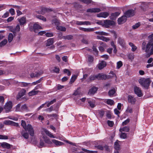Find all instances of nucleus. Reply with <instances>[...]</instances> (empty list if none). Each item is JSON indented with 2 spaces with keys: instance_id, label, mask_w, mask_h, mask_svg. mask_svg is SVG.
<instances>
[{
  "instance_id": "1",
  "label": "nucleus",
  "mask_w": 153,
  "mask_h": 153,
  "mask_svg": "<svg viewBox=\"0 0 153 153\" xmlns=\"http://www.w3.org/2000/svg\"><path fill=\"white\" fill-rule=\"evenodd\" d=\"M148 38L150 40L147 44L145 42H143L142 44V49L144 50L146 53L149 52L151 47L153 46V33L150 35Z\"/></svg>"
},
{
  "instance_id": "2",
  "label": "nucleus",
  "mask_w": 153,
  "mask_h": 153,
  "mask_svg": "<svg viewBox=\"0 0 153 153\" xmlns=\"http://www.w3.org/2000/svg\"><path fill=\"white\" fill-rule=\"evenodd\" d=\"M21 124V126L26 131H28L31 136H33L34 131L33 128L31 125L28 124L27 125L25 121L23 120H22Z\"/></svg>"
},
{
  "instance_id": "3",
  "label": "nucleus",
  "mask_w": 153,
  "mask_h": 153,
  "mask_svg": "<svg viewBox=\"0 0 153 153\" xmlns=\"http://www.w3.org/2000/svg\"><path fill=\"white\" fill-rule=\"evenodd\" d=\"M45 133L49 137L53 138H55V137L48 131L45 128H43L42 131V134L43 135L44 133ZM43 138L44 141L46 143L48 144H51V142L50 141L49 139L46 136L43 135Z\"/></svg>"
},
{
  "instance_id": "4",
  "label": "nucleus",
  "mask_w": 153,
  "mask_h": 153,
  "mask_svg": "<svg viewBox=\"0 0 153 153\" xmlns=\"http://www.w3.org/2000/svg\"><path fill=\"white\" fill-rule=\"evenodd\" d=\"M151 82V81L149 78H143L139 80V82L141 85L146 89L148 88Z\"/></svg>"
},
{
  "instance_id": "5",
  "label": "nucleus",
  "mask_w": 153,
  "mask_h": 153,
  "mask_svg": "<svg viewBox=\"0 0 153 153\" xmlns=\"http://www.w3.org/2000/svg\"><path fill=\"white\" fill-rule=\"evenodd\" d=\"M12 107V102L9 101L7 102L4 105V108L6 112H8L10 111Z\"/></svg>"
},
{
  "instance_id": "6",
  "label": "nucleus",
  "mask_w": 153,
  "mask_h": 153,
  "mask_svg": "<svg viewBox=\"0 0 153 153\" xmlns=\"http://www.w3.org/2000/svg\"><path fill=\"white\" fill-rule=\"evenodd\" d=\"M134 91L135 94L139 97H141L143 96V94L142 93L141 89L139 87L135 86L134 88Z\"/></svg>"
},
{
  "instance_id": "7",
  "label": "nucleus",
  "mask_w": 153,
  "mask_h": 153,
  "mask_svg": "<svg viewBox=\"0 0 153 153\" xmlns=\"http://www.w3.org/2000/svg\"><path fill=\"white\" fill-rule=\"evenodd\" d=\"M104 26L106 28H108L109 26L114 25L115 22L113 21L106 20L104 21Z\"/></svg>"
},
{
  "instance_id": "8",
  "label": "nucleus",
  "mask_w": 153,
  "mask_h": 153,
  "mask_svg": "<svg viewBox=\"0 0 153 153\" xmlns=\"http://www.w3.org/2000/svg\"><path fill=\"white\" fill-rule=\"evenodd\" d=\"M134 11L131 10H128L124 13V15L126 17H130L134 16Z\"/></svg>"
},
{
  "instance_id": "9",
  "label": "nucleus",
  "mask_w": 153,
  "mask_h": 153,
  "mask_svg": "<svg viewBox=\"0 0 153 153\" xmlns=\"http://www.w3.org/2000/svg\"><path fill=\"white\" fill-rule=\"evenodd\" d=\"M128 102L132 104H134L136 100L134 97L131 95L128 96Z\"/></svg>"
},
{
  "instance_id": "10",
  "label": "nucleus",
  "mask_w": 153,
  "mask_h": 153,
  "mask_svg": "<svg viewBox=\"0 0 153 153\" xmlns=\"http://www.w3.org/2000/svg\"><path fill=\"white\" fill-rule=\"evenodd\" d=\"M126 17L124 16H122L118 19V22L119 24H121L125 22L127 20Z\"/></svg>"
},
{
  "instance_id": "11",
  "label": "nucleus",
  "mask_w": 153,
  "mask_h": 153,
  "mask_svg": "<svg viewBox=\"0 0 153 153\" xmlns=\"http://www.w3.org/2000/svg\"><path fill=\"white\" fill-rule=\"evenodd\" d=\"M109 13L108 12H101L97 14V16L99 17H102L105 18L108 16Z\"/></svg>"
},
{
  "instance_id": "12",
  "label": "nucleus",
  "mask_w": 153,
  "mask_h": 153,
  "mask_svg": "<svg viewBox=\"0 0 153 153\" xmlns=\"http://www.w3.org/2000/svg\"><path fill=\"white\" fill-rule=\"evenodd\" d=\"M97 76L98 80H105L107 78V76L103 74L99 73L97 75Z\"/></svg>"
},
{
  "instance_id": "13",
  "label": "nucleus",
  "mask_w": 153,
  "mask_h": 153,
  "mask_svg": "<svg viewBox=\"0 0 153 153\" xmlns=\"http://www.w3.org/2000/svg\"><path fill=\"white\" fill-rule=\"evenodd\" d=\"M101 11L100 9L99 8H92L88 9L87 10L88 12L98 13Z\"/></svg>"
},
{
  "instance_id": "14",
  "label": "nucleus",
  "mask_w": 153,
  "mask_h": 153,
  "mask_svg": "<svg viewBox=\"0 0 153 153\" xmlns=\"http://www.w3.org/2000/svg\"><path fill=\"white\" fill-rule=\"evenodd\" d=\"M53 43V39L49 38L45 41V45L46 46H49L52 45Z\"/></svg>"
},
{
  "instance_id": "15",
  "label": "nucleus",
  "mask_w": 153,
  "mask_h": 153,
  "mask_svg": "<svg viewBox=\"0 0 153 153\" xmlns=\"http://www.w3.org/2000/svg\"><path fill=\"white\" fill-rule=\"evenodd\" d=\"M97 90V88L95 87H92L90 89L88 94L89 95H93L94 94Z\"/></svg>"
},
{
  "instance_id": "16",
  "label": "nucleus",
  "mask_w": 153,
  "mask_h": 153,
  "mask_svg": "<svg viewBox=\"0 0 153 153\" xmlns=\"http://www.w3.org/2000/svg\"><path fill=\"white\" fill-rule=\"evenodd\" d=\"M0 144L1 146L3 148L9 149L11 147V145L6 142L0 143Z\"/></svg>"
},
{
  "instance_id": "17",
  "label": "nucleus",
  "mask_w": 153,
  "mask_h": 153,
  "mask_svg": "<svg viewBox=\"0 0 153 153\" xmlns=\"http://www.w3.org/2000/svg\"><path fill=\"white\" fill-rule=\"evenodd\" d=\"M117 43L123 47H124L125 46L126 43L124 40L121 38L118 39Z\"/></svg>"
},
{
  "instance_id": "18",
  "label": "nucleus",
  "mask_w": 153,
  "mask_h": 153,
  "mask_svg": "<svg viewBox=\"0 0 153 153\" xmlns=\"http://www.w3.org/2000/svg\"><path fill=\"white\" fill-rule=\"evenodd\" d=\"M33 28L35 32L37 30L42 29V27L38 24V22H36L33 25Z\"/></svg>"
},
{
  "instance_id": "19",
  "label": "nucleus",
  "mask_w": 153,
  "mask_h": 153,
  "mask_svg": "<svg viewBox=\"0 0 153 153\" xmlns=\"http://www.w3.org/2000/svg\"><path fill=\"white\" fill-rule=\"evenodd\" d=\"M18 20L21 25H23L26 23V18L25 17H22L20 19H18Z\"/></svg>"
},
{
  "instance_id": "20",
  "label": "nucleus",
  "mask_w": 153,
  "mask_h": 153,
  "mask_svg": "<svg viewBox=\"0 0 153 153\" xmlns=\"http://www.w3.org/2000/svg\"><path fill=\"white\" fill-rule=\"evenodd\" d=\"M106 66V63L104 61H101L98 64V67L99 69H101L103 68Z\"/></svg>"
},
{
  "instance_id": "21",
  "label": "nucleus",
  "mask_w": 153,
  "mask_h": 153,
  "mask_svg": "<svg viewBox=\"0 0 153 153\" xmlns=\"http://www.w3.org/2000/svg\"><path fill=\"white\" fill-rule=\"evenodd\" d=\"M104 102L107 104L111 105H113L114 104V101L113 100L110 99H105Z\"/></svg>"
},
{
  "instance_id": "22",
  "label": "nucleus",
  "mask_w": 153,
  "mask_h": 153,
  "mask_svg": "<svg viewBox=\"0 0 153 153\" xmlns=\"http://www.w3.org/2000/svg\"><path fill=\"white\" fill-rule=\"evenodd\" d=\"M95 28H84L83 27H80L79 29L85 32H90L94 31L95 30Z\"/></svg>"
},
{
  "instance_id": "23",
  "label": "nucleus",
  "mask_w": 153,
  "mask_h": 153,
  "mask_svg": "<svg viewBox=\"0 0 153 153\" xmlns=\"http://www.w3.org/2000/svg\"><path fill=\"white\" fill-rule=\"evenodd\" d=\"M97 39L102 40V41L106 42H107L110 40V39L109 38L106 37L102 36H97Z\"/></svg>"
},
{
  "instance_id": "24",
  "label": "nucleus",
  "mask_w": 153,
  "mask_h": 153,
  "mask_svg": "<svg viewBox=\"0 0 153 153\" xmlns=\"http://www.w3.org/2000/svg\"><path fill=\"white\" fill-rule=\"evenodd\" d=\"M88 103L91 107L93 108L96 105V102L94 100H88Z\"/></svg>"
},
{
  "instance_id": "25",
  "label": "nucleus",
  "mask_w": 153,
  "mask_h": 153,
  "mask_svg": "<svg viewBox=\"0 0 153 153\" xmlns=\"http://www.w3.org/2000/svg\"><path fill=\"white\" fill-rule=\"evenodd\" d=\"M27 131H26L25 130H23L22 131L21 134L22 136L25 139H27L29 137V134L27 132Z\"/></svg>"
},
{
  "instance_id": "26",
  "label": "nucleus",
  "mask_w": 153,
  "mask_h": 153,
  "mask_svg": "<svg viewBox=\"0 0 153 153\" xmlns=\"http://www.w3.org/2000/svg\"><path fill=\"white\" fill-rule=\"evenodd\" d=\"M120 13L119 12H116L114 13H112L110 16V19H114L118 16L120 14Z\"/></svg>"
},
{
  "instance_id": "27",
  "label": "nucleus",
  "mask_w": 153,
  "mask_h": 153,
  "mask_svg": "<svg viewBox=\"0 0 153 153\" xmlns=\"http://www.w3.org/2000/svg\"><path fill=\"white\" fill-rule=\"evenodd\" d=\"M116 91L114 88L110 90L108 93V94L110 97H112L113 96H115Z\"/></svg>"
},
{
  "instance_id": "28",
  "label": "nucleus",
  "mask_w": 153,
  "mask_h": 153,
  "mask_svg": "<svg viewBox=\"0 0 153 153\" xmlns=\"http://www.w3.org/2000/svg\"><path fill=\"white\" fill-rule=\"evenodd\" d=\"M120 141L118 140H117L116 141L114 144V148L115 150H119L120 149V145L119 143Z\"/></svg>"
},
{
  "instance_id": "29",
  "label": "nucleus",
  "mask_w": 153,
  "mask_h": 153,
  "mask_svg": "<svg viewBox=\"0 0 153 153\" xmlns=\"http://www.w3.org/2000/svg\"><path fill=\"white\" fill-rule=\"evenodd\" d=\"M26 92V91L24 89H22L19 92L17 98H19V97H21L23 96L25 94Z\"/></svg>"
},
{
  "instance_id": "30",
  "label": "nucleus",
  "mask_w": 153,
  "mask_h": 153,
  "mask_svg": "<svg viewBox=\"0 0 153 153\" xmlns=\"http://www.w3.org/2000/svg\"><path fill=\"white\" fill-rule=\"evenodd\" d=\"M120 131L122 132H128L129 131V127L128 126H126L123 128H121L120 129Z\"/></svg>"
},
{
  "instance_id": "31",
  "label": "nucleus",
  "mask_w": 153,
  "mask_h": 153,
  "mask_svg": "<svg viewBox=\"0 0 153 153\" xmlns=\"http://www.w3.org/2000/svg\"><path fill=\"white\" fill-rule=\"evenodd\" d=\"M30 83H27L24 82H21L19 83V85L22 87H28L31 85Z\"/></svg>"
},
{
  "instance_id": "32",
  "label": "nucleus",
  "mask_w": 153,
  "mask_h": 153,
  "mask_svg": "<svg viewBox=\"0 0 153 153\" xmlns=\"http://www.w3.org/2000/svg\"><path fill=\"white\" fill-rule=\"evenodd\" d=\"M52 141L57 146H61L63 144L62 142L58 141L55 139L53 140Z\"/></svg>"
},
{
  "instance_id": "33",
  "label": "nucleus",
  "mask_w": 153,
  "mask_h": 153,
  "mask_svg": "<svg viewBox=\"0 0 153 153\" xmlns=\"http://www.w3.org/2000/svg\"><path fill=\"white\" fill-rule=\"evenodd\" d=\"M39 91H36L35 89L30 91L28 93V95L29 96H32L37 94L38 93Z\"/></svg>"
},
{
  "instance_id": "34",
  "label": "nucleus",
  "mask_w": 153,
  "mask_h": 153,
  "mask_svg": "<svg viewBox=\"0 0 153 153\" xmlns=\"http://www.w3.org/2000/svg\"><path fill=\"white\" fill-rule=\"evenodd\" d=\"M129 45L131 47V50L133 51H134L137 49V47L133 43L129 42Z\"/></svg>"
},
{
  "instance_id": "35",
  "label": "nucleus",
  "mask_w": 153,
  "mask_h": 153,
  "mask_svg": "<svg viewBox=\"0 0 153 153\" xmlns=\"http://www.w3.org/2000/svg\"><path fill=\"white\" fill-rule=\"evenodd\" d=\"M62 38L65 39L70 40L73 39V36L71 35H68L62 36Z\"/></svg>"
},
{
  "instance_id": "36",
  "label": "nucleus",
  "mask_w": 153,
  "mask_h": 153,
  "mask_svg": "<svg viewBox=\"0 0 153 153\" xmlns=\"http://www.w3.org/2000/svg\"><path fill=\"white\" fill-rule=\"evenodd\" d=\"M56 28L57 30L63 31H65L66 30V28L65 27L61 26H57Z\"/></svg>"
},
{
  "instance_id": "37",
  "label": "nucleus",
  "mask_w": 153,
  "mask_h": 153,
  "mask_svg": "<svg viewBox=\"0 0 153 153\" xmlns=\"http://www.w3.org/2000/svg\"><path fill=\"white\" fill-rule=\"evenodd\" d=\"M36 17L42 20L43 21L45 22L46 21V18L45 17H44L43 16L40 15H36Z\"/></svg>"
},
{
  "instance_id": "38",
  "label": "nucleus",
  "mask_w": 153,
  "mask_h": 153,
  "mask_svg": "<svg viewBox=\"0 0 153 153\" xmlns=\"http://www.w3.org/2000/svg\"><path fill=\"white\" fill-rule=\"evenodd\" d=\"M15 111H21V106L20 104L17 105L15 107Z\"/></svg>"
},
{
  "instance_id": "39",
  "label": "nucleus",
  "mask_w": 153,
  "mask_h": 153,
  "mask_svg": "<svg viewBox=\"0 0 153 153\" xmlns=\"http://www.w3.org/2000/svg\"><path fill=\"white\" fill-rule=\"evenodd\" d=\"M89 80L93 81L97 79V75H91L89 77Z\"/></svg>"
},
{
  "instance_id": "40",
  "label": "nucleus",
  "mask_w": 153,
  "mask_h": 153,
  "mask_svg": "<svg viewBox=\"0 0 153 153\" xmlns=\"http://www.w3.org/2000/svg\"><path fill=\"white\" fill-rule=\"evenodd\" d=\"M7 43V40L5 39L0 42V47H2L5 45Z\"/></svg>"
},
{
  "instance_id": "41",
  "label": "nucleus",
  "mask_w": 153,
  "mask_h": 153,
  "mask_svg": "<svg viewBox=\"0 0 153 153\" xmlns=\"http://www.w3.org/2000/svg\"><path fill=\"white\" fill-rule=\"evenodd\" d=\"M13 36L12 33H10L8 36V41L9 42H10L13 40Z\"/></svg>"
},
{
  "instance_id": "42",
  "label": "nucleus",
  "mask_w": 153,
  "mask_h": 153,
  "mask_svg": "<svg viewBox=\"0 0 153 153\" xmlns=\"http://www.w3.org/2000/svg\"><path fill=\"white\" fill-rule=\"evenodd\" d=\"M56 102V100L55 99H54L52 100L50 102H47V107H49L51 105L53 104L54 103Z\"/></svg>"
},
{
  "instance_id": "43",
  "label": "nucleus",
  "mask_w": 153,
  "mask_h": 153,
  "mask_svg": "<svg viewBox=\"0 0 153 153\" xmlns=\"http://www.w3.org/2000/svg\"><path fill=\"white\" fill-rule=\"evenodd\" d=\"M76 75H74L73 76L71 79L70 83H72L74 82L76 79Z\"/></svg>"
},
{
  "instance_id": "44",
  "label": "nucleus",
  "mask_w": 153,
  "mask_h": 153,
  "mask_svg": "<svg viewBox=\"0 0 153 153\" xmlns=\"http://www.w3.org/2000/svg\"><path fill=\"white\" fill-rule=\"evenodd\" d=\"M10 7H12L13 8H15L16 9V10H21L22 9V7L20 6H19L18 5H10Z\"/></svg>"
},
{
  "instance_id": "45",
  "label": "nucleus",
  "mask_w": 153,
  "mask_h": 153,
  "mask_svg": "<svg viewBox=\"0 0 153 153\" xmlns=\"http://www.w3.org/2000/svg\"><path fill=\"white\" fill-rule=\"evenodd\" d=\"M123 65V63L121 61H119L117 62V68L119 69Z\"/></svg>"
},
{
  "instance_id": "46",
  "label": "nucleus",
  "mask_w": 153,
  "mask_h": 153,
  "mask_svg": "<svg viewBox=\"0 0 153 153\" xmlns=\"http://www.w3.org/2000/svg\"><path fill=\"white\" fill-rule=\"evenodd\" d=\"M52 23L55 24L56 25H57L59 24V21L56 19H55L52 20Z\"/></svg>"
},
{
  "instance_id": "47",
  "label": "nucleus",
  "mask_w": 153,
  "mask_h": 153,
  "mask_svg": "<svg viewBox=\"0 0 153 153\" xmlns=\"http://www.w3.org/2000/svg\"><path fill=\"white\" fill-rule=\"evenodd\" d=\"M21 111L27 110V107L25 104H24L21 106Z\"/></svg>"
},
{
  "instance_id": "48",
  "label": "nucleus",
  "mask_w": 153,
  "mask_h": 153,
  "mask_svg": "<svg viewBox=\"0 0 153 153\" xmlns=\"http://www.w3.org/2000/svg\"><path fill=\"white\" fill-rule=\"evenodd\" d=\"M121 134L120 135V138L123 139H125L127 137L126 134L124 133L121 132Z\"/></svg>"
},
{
  "instance_id": "49",
  "label": "nucleus",
  "mask_w": 153,
  "mask_h": 153,
  "mask_svg": "<svg viewBox=\"0 0 153 153\" xmlns=\"http://www.w3.org/2000/svg\"><path fill=\"white\" fill-rule=\"evenodd\" d=\"M12 122V121L10 120H5L4 122V123L7 125H11Z\"/></svg>"
},
{
  "instance_id": "50",
  "label": "nucleus",
  "mask_w": 153,
  "mask_h": 153,
  "mask_svg": "<svg viewBox=\"0 0 153 153\" xmlns=\"http://www.w3.org/2000/svg\"><path fill=\"white\" fill-rule=\"evenodd\" d=\"M42 79V78H41L40 79L36 81L33 82L32 84H31V85H36L38 83H40Z\"/></svg>"
},
{
  "instance_id": "51",
  "label": "nucleus",
  "mask_w": 153,
  "mask_h": 153,
  "mask_svg": "<svg viewBox=\"0 0 153 153\" xmlns=\"http://www.w3.org/2000/svg\"><path fill=\"white\" fill-rule=\"evenodd\" d=\"M9 12L11 15H14L15 14L14 10L12 8L10 9L9 10Z\"/></svg>"
},
{
  "instance_id": "52",
  "label": "nucleus",
  "mask_w": 153,
  "mask_h": 153,
  "mask_svg": "<svg viewBox=\"0 0 153 153\" xmlns=\"http://www.w3.org/2000/svg\"><path fill=\"white\" fill-rule=\"evenodd\" d=\"M153 46L151 47V48H152L150 50V53H148L146 55V56L147 57H149L150 56L153 54Z\"/></svg>"
},
{
  "instance_id": "53",
  "label": "nucleus",
  "mask_w": 153,
  "mask_h": 153,
  "mask_svg": "<svg viewBox=\"0 0 153 153\" xmlns=\"http://www.w3.org/2000/svg\"><path fill=\"white\" fill-rule=\"evenodd\" d=\"M140 23H137L132 26V28L134 29H136L138 28L140 26Z\"/></svg>"
},
{
  "instance_id": "54",
  "label": "nucleus",
  "mask_w": 153,
  "mask_h": 153,
  "mask_svg": "<svg viewBox=\"0 0 153 153\" xmlns=\"http://www.w3.org/2000/svg\"><path fill=\"white\" fill-rule=\"evenodd\" d=\"M45 10V8H42V10L41 11H36V13H38V14H43V13H44V12L43 11Z\"/></svg>"
},
{
  "instance_id": "55",
  "label": "nucleus",
  "mask_w": 153,
  "mask_h": 153,
  "mask_svg": "<svg viewBox=\"0 0 153 153\" xmlns=\"http://www.w3.org/2000/svg\"><path fill=\"white\" fill-rule=\"evenodd\" d=\"M9 16V13L8 12H6L1 16L3 18H5Z\"/></svg>"
},
{
  "instance_id": "56",
  "label": "nucleus",
  "mask_w": 153,
  "mask_h": 153,
  "mask_svg": "<svg viewBox=\"0 0 153 153\" xmlns=\"http://www.w3.org/2000/svg\"><path fill=\"white\" fill-rule=\"evenodd\" d=\"M128 57L129 59L132 60L134 58V55L133 54H129L128 55Z\"/></svg>"
},
{
  "instance_id": "57",
  "label": "nucleus",
  "mask_w": 153,
  "mask_h": 153,
  "mask_svg": "<svg viewBox=\"0 0 153 153\" xmlns=\"http://www.w3.org/2000/svg\"><path fill=\"white\" fill-rule=\"evenodd\" d=\"M107 123H108V125L111 127L113 126V125L114 124V122H113V121H109V120L108 121Z\"/></svg>"
},
{
  "instance_id": "58",
  "label": "nucleus",
  "mask_w": 153,
  "mask_h": 153,
  "mask_svg": "<svg viewBox=\"0 0 153 153\" xmlns=\"http://www.w3.org/2000/svg\"><path fill=\"white\" fill-rule=\"evenodd\" d=\"M64 72L65 73L67 74L68 76H70L71 75V73L67 69L64 70Z\"/></svg>"
},
{
  "instance_id": "59",
  "label": "nucleus",
  "mask_w": 153,
  "mask_h": 153,
  "mask_svg": "<svg viewBox=\"0 0 153 153\" xmlns=\"http://www.w3.org/2000/svg\"><path fill=\"white\" fill-rule=\"evenodd\" d=\"M130 121V120L129 119H127L126 120L123 122L122 123V125L124 126V125H127Z\"/></svg>"
},
{
  "instance_id": "60",
  "label": "nucleus",
  "mask_w": 153,
  "mask_h": 153,
  "mask_svg": "<svg viewBox=\"0 0 153 153\" xmlns=\"http://www.w3.org/2000/svg\"><path fill=\"white\" fill-rule=\"evenodd\" d=\"M93 59L94 58L92 56H89L88 57V61L90 62H91L93 61Z\"/></svg>"
},
{
  "instance_id": "61",
  "label": "nucleus",
  "mask_w": 153,
  "mask_h": 153,
  "mask_svg": "<svg viewBox=\"0 0 153 153\" xmlns=\"http://www.w3.org/2000/svg\"><path fill=\"white\" fill-rule=\"evenodd\" d=\"M8 138L7 136L5 135H0V139H7Z\"/></svg>"
},
{
  "instance_id": "62",
  "label": "nucleus",
  "mask_w": 153,
  "mask_h": 153,
  "mask_svg": "<svg viewBox=\"0 0 153 153\" xmlns=\"http://www.w3.org/2000/svg\"><path fill=\"white\" fill-rule=\"evenodd\" d=\"M104 21H99L97 22L96 23L98 25H102V26H104Z\"/></svg>"
},
{
  "instance_id": "63",
  "label": "nucleus",
  "mask_w": 153,
  "mask_h": 153,
  "mask_svg": "<svg viewBox=\"0 0 153 153\" xmlns=\"http://www.w3.org/2000/svg\"><path fill=\"white\" fill-rule=\"evenodd\" d=\"M45 35L48 37H51L53 36V33H46Z\"/></svg>"
},
{
  "instance_id": "64",
  "label": "nucleus",
  "mask_w": 153,
  "mask_h": 153,
  "mask_svg": "<svg viewBox=\"0 0 153 153\" xmlns=\"http://www.w3.org/2000/svg\"><path fill=\"white\" fill-rule=\"evenodd\" d=\"M104 114V112L102 111H99V114L100 116L102 117H103Z\"/></svg>"
}]
</instances>
